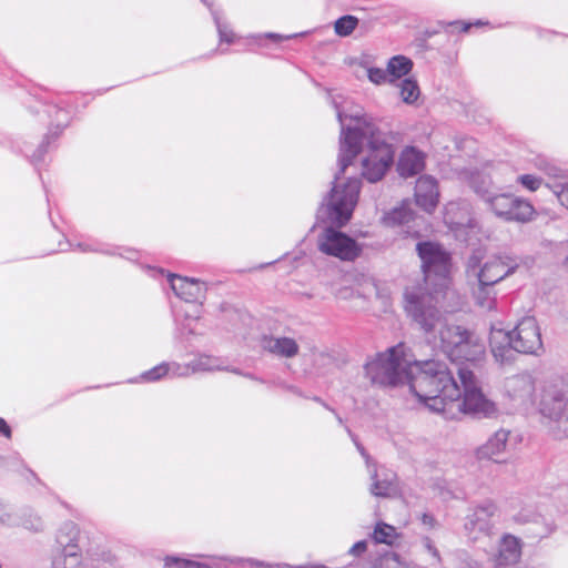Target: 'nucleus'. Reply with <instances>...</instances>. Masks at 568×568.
<instances>
[{"mask_svg":"<svg viewBox=\"0 0 568 568\" xmlns=\"http://www.w3.org/2000/svg\"><path fill=\"white\" fill-rule=\"evenodd\" d=\"M437 296L423 288L406 290L405 311L427 336L437 338L443 352L455 363L474 364L485 354V345L473 332L463 326L448 324L437 307Z\"/></svg>","mask_w":568,"mask_h":568,"instance_id":"obj_2","label":"nucleus"},{"mask_svg":"<svg viewBox=\"0 0 568 568\" xmlns=\"http://www.w3.org/2000/svg\"><path fill=\"white\" fill-rule=\"evenodd\" d=\"M516 181L525 190L529 192H536L544 184V180L535 174H520L517 175Z\"/></svg>","mask_w":568,"mask_h":568,"instance_id":"obj_39","label":"nucleus"},{"mask_svg":"<svg viewBox=\"0 0 568 568\" xmlns=\"http://www.w3.org/2000/svg\"><path fill=\"white\" fill-rule=\"evenodd\" d=\"M490 351L496 362L499 364H510L514 356V347L509 333L504 329H494L490 333Z\"/></svg>","mask_w":568,"mask_h":568,"instance_id":"obj_22","label":"nucleus"},{"mask_svg":"<svg viewBox=\"0 0 568 568\" xmlns=\"http://www.w3.org/2000/svg\"><path fill=\"white\" fill-rule=\"evenodd\" d=\"M287 568H327L323 565H307V566H296V567H287Z\"/></svg>","mask_w":568,"mask_h":568,"instance_id":"obj_52","label":"nucleus"},{"mask_svg":"<svg viewBox=\"0 0 568 568\" xmlns=\"http://www.w3.org/2000/svg\"><path fill=\"white\" fill-rule=\"evenodd\" d=\"M508 333L515 352L535 356L544 352L540 327L535 317L521 318Z\"/></svg>","mask_w":568,"mask_h":568,"instance_id":"obj_11","label":"nucleus"},{"mask_svg":"<svg viewBox=\"0 0 568 568\" xmlns=\"http://www.w3.org/2000/svg\"><path fill=\"white\" fill-rule=\"evenodd\" d=\"M415 202L426 213H433L439 202L437 180L430 175L420 176L415 186Z\"/></svg>","mask_w":568,"mask_h":568,"instance_id":"obj_17","label":"nucleus"},{"mask_svg":"<svg viewBox=\"0 0 568 568\" xmlns=\"http://www.w3.org/2000/svg\"><path fill=\"white\" fill-rule=\"evenodd\" d=\"M231 372H233L235 374H241L237 369H232Z\"/></svg>","mask_w":568,"mask_h":568,"instance_id":"obj_59","label":"nucleus"},{"mask_svg":"<svg viewBox=\"0 0 568 568\" xmlns=\"http://www.w3.org/2000/svg\"><path fill=\"white\" fill-rule=\"evenodd\" d=\"M521 558V541L513 535L500 539L498 552L494 556V568H515Z\"/></svg>","mask_w":568,"mask_h":568,"instance_id":"obj_18","label":"nucleus"},{"mask_svg":"<svg viewBox=\"0 0 568 568\" xmlns=\"http://www.w3.org/2000/svg\"><path fill=\"white\" fill-rule=\"evenodd\" d=\"M52 568H85L79 546L59 550L52 559Z\"/></svg>","mask_w":568,"mask_h":568,"instance_id":"obj_25","label":"nucleus"},{"mask_svg":"<svg viewBox=\"0 0 568 568\" xmlns=\"http://www.w3.org/2000/svg\"><path fill=\"white\" fill-rule=\"evenodd\" d=\"M170 373L174 377H185L191 375L190 364L181 365L179 363H168Z\"/></svg>","mask_w":568,"mask_h":568,"instance_id":"obj_44","label":"nucleus"},{"mask_svg":"<svg viewBox=\"0 0 568 568\" xmlns=\"http://www.w3.org/2000/svg\"><path fill=\"white\" fill-rule=\"evenodd\" d=\"M565 409L566 396L561 390H545L540 402V413L542 416L557 424L552 428V433L557 438L568 436V416L566 415Z\"/></svg>","mask_w":568,"mask_h":568,"instance_id":"obj_13","label":"nucleus"},{"mask_svg":"<svg viewBox=\"0 0 568 568\" xmlns=\"http://www.w3.org/2000/svg\"><path fill=\"white\" fill-rule=\"evenodd\" d=\"M170 368L168 363H161L160 365L144 372L139 376L138 379L134 382H141V383H153L158 382L164 376L169 375Z\"/></svg>","mask_w":568,"mask_h":568,"instance_id":"obj_34","label":"nucleus"},{"mask_svg":"<svg viewBox=\"0 0 568 568\" xmlns=\"http://www.w3.org/2000/svg\"><path fill=\"white\" fill-rule=\"evenodd\" d=\"M414 216L409 203L403 202L399 206L394 207L384 215V223L388 226H396L408 223Z\"/></svg>","mask_w":568,"mask_h":568,"instance_id":"obj_29","label":"nucleus"},{"mask_svg":"<svg viewBox=\"0 0 568 568\" xmlns=\"http://www.w3.org/2000/svg\"><path fill=\"white\" fill-rule=\"evenodd\" d=\"M164 568H211L209 565L182 557L170 556L165 558Z\"/></svg>","mask_w":568,"mask_h":568,"instance_id":"obj_36","label":"nucleus"},{"mask_svg":"<svg viewBox=\"0 0 568 568\" xmlns=\"http://www.w3.org/2000/svg\"><path fill=\"white\" fill-rule=\"evenodd\" d=\"M399 537L400 535L397 529L384 521L377 523L371 534V538L374 542L388 546H393Z\"/></svg>","mask_w":568,"mask_h":568,"instance_id":"obj_28","label":"nucleus"},{"mask_svg":"<svg viewBox=\"0 0 568 568\" xmlns=\"http://www.w3.org/2000/svg\"><path fill=\"white\" fill-rule=\"evenodd\" d=\"M516 266L510 265L504 258L494 256L480 264L477 256H471L467 263L468 278L486 285H495L515 272Z\"/></svg>","mask_w":568,"mask_h":568,"instance_id":"obj_12","label":"nucleus"},{"mask_svg":"<svg viewBox=\"0 0 568 568\" xmlns=\"http://www.w3.org/2000/svg\"><path fill=\"white\" fill-rule=\"evenodd\" d=\"M536 379L530 373L513 375L504 382V395L516 408H524L535 403Z\"/></svg>","mask_w":568,"mask_h":568,"instance_id":"obj_14","label":"nucleus"},{"mask_svg":"<svg viewBox=\"0 0 568 568\" xmlns=\"http://www.w3.org/2000/svg\"><path fill=\"white\" fill-rule=\"evenodd\" d=\"M469 183L497 217L517 223H527L532 220L535 207L528 200L510 193H493L489 189L490 179L480 173L471 175Z\"/></svg>","mask_w":568,"mask_h":568,"instance_id":"obj_5","label":"nucleus"},{"mask_svg":"<svg viewBox=\"0 0 568 568\" xmlns=\"http://www.w3.org/2000/svg\"><path fill=\"white\" fill-rule=\"evenodd\" d=\"M369 286L373 291H376V286L373 283H369Z\"/></svg>","mask_w":568,"mask_h":568,"instance_id":"obj_57","label":"nucleus"},{"mask_svg":"<svg viewBox=\"0 0 568 568\" xmlns=\"http://www.w3.org/2000/svg\"><path fill=\"white\" fill-rule=\"evenodd\" d=\"M509 436L510 432L503 428L495 432L488 440L477 449L478 458L490 459L497 463L503 462L507 452Z\"/></svg>","mask_w":568,"mask_h":568,"instance_id":"obj_20","label":"nucleus"},{"mask_svg":"<svg viewBox=\"0 0 568 568\" xmlns=\"http://www.w3.org/2000/svg\"><path fill=\"white\" fill-rule=\"evenodd\" d=\"M367 77L371 82L374 84H383L386 82L393 83V79L389 78L388 70H384L381 68H368L367 69Z\"/></svg>","mask_w":568,"mask_h":568,"instance_id":"obj_41","label":"nucleus"},{"mask_svg":"<svg viewBox=\"0 0 568 568\" xmlns=\"http://www.w3.org/2000/svg\"><path fill=\"white\" fill-rule=\"evenodd\" d=\"M475 304L483 311H491L496 306V292L494 285H486L476 281L471 288Z\"/></svg>","mask_w":568,"mask_h":568,"instance_id":"obj_26","label":"nucleus"},{"mask_svg":"<svg viewBox=\"0 0 568 568\" xmlns=\"http://www.w3.org/2000/svg\"><path fill=\"white\" fill-rule=\"evenodd\" d=\"M334 294L339 300H349L353 298L355 295L357 296H366L364 293L355 292L353 288L342 286L339 288H336L334 291Z\"/></svg>","mask_w":568,"mask_h":568,"instance_id":"obj_45","label":"nucleus"},{"mask_svg":"<svg viewBox=\"0 0 568 568\" xmlns=\"http://www.w3.org/2000/svg\"><path fill=\"white\" fill-rule=\"evenodd\" d=\"M79 246H80L83 251H88V250H90L89 247H82V245H81V244H79Z\"/></svg>","mask_w":568,"mask_h":568,"instance_id":"obj_58","label":"nucleus"},{"mask_svg":"<svg viewBox=\"0 0 568 568\" xmlns=\"http://www.w3.org/2000/svg\"><path fill=\"white\" fill-rule=\"evenodd\" d=\"M371 493L376 497H392L397 494L396 475L387 469L371 470Z\"/></svg>","mask_w":568,"mask_h":568,"instance_id":"obj_24","label":"nucleus"},{"mask_svg":"<svg viewBox=\"0 0 568 568\" xmlns=\"http://www.w3.org/2000/svg\"><path fill=\"white\" fill-rule=\"evenodd\" d=\"M128 255L125 256L128 260H133L136 256V253L131 250H126Z\"/></svg>","mask_w":568,"mask_h":568,"instance_id":"obj_53","label":"nucleus"},{"mask_svg":"<svg viewBox=\"0 0 568 568\" xmlns=\"http://www.w3.org/2000/svg\"><path fill=\"white\" fill-rule=\"evenodd\" d=\"M546 186L556 195L559 203L568 209V180L564 178L546 183Z\"/></svg>","mask_w":568,"mask_h":568,"instance_id":"obj_33","label":"nucleus"},{"mask_svg":"<svg viewBox=\"0 0 568 568\" xmlns=\"http://www.w3.org/2000/svg\"><path fill=\"white\" fill-rule=\"evenodd\" d=\"M497 507L493 503H486L473 509L466 517L465 531L470 540H478L480 536H488L494 528V518Z\"/></svg>","mask_w":568,"mask_h":568,"instance_id":"obj_16","label":"nucleus"},{"mask_svg":"<svg viewBox=\"0 0 568 568\" xmlns=\"http://www.w3.org/2000/svg\"><path fill=\"white\" fill-rule=\"evenodd\" d=\"M409 361L410 355L407 354V347L399 343L367 362L365 373L373 384L381 386L406 384L405 371H407Z\"/></svg>","mask_w":568,"mask_h":568,"instance_id":"obj_8","label":"nucleus"},{"mask_svg":"<svg viewBox=\"0 0 568 568\" xmlns=\"http://www.w3.org/2000/svg\"><path fill=\"white\" fill-rule=\"evenodd\" d=\"M0 523L8 526L18 524V520L11 514L9 506L2 500H0Z\"/></svg>","mask_w":568,"mask_h":568,"instance_id":"obj_43","label":"nucleus"},{"mask_svg":"<svg viewBox=\"0 0 568 568\" xmlns=\"http://www.w3.org/2000/svg\"><path fill=\"white\" fill-rule=\"evenodd\" d=\"M416 248L422 260L425 281L445 287L450 267L448 253L433 242L418 243Z\"/></svg>","mask_w":568,"mask_h":568,"instance_id":"obj_9","label":"nucleus"},{"mask_svg":"<svg viewBox=\"0 0 568 568\" xmlns=\"http://www.w3.org/2000/svg\"><path fill=\"white\" fill-rule=\"evenodd\" d=\"M261 347L264 351L283 358H293L300 352L297 342L294 338L286 336H263L261 339Z\"/></svg>","mask_w":568,"mask_h":568,"instance_id":"obj_21","label":"nucleus"},{"mask_svg":"<svg viewBox=\"0 0 568 568\" xmlns=\"http://www.w3.org/2000/svg\"><path fill=\"white\" fill-rule=\"evenodd\" d=\"M535 166L549 178H552L554 181L564 178V171L545 158H537L535 161Z\"/></svg>","mask_w":568,"mask_h":568,"instance_id":"obj_38","label":"nucleus"},{"mask_svg":"<svg viewBox=\"0 0 568 568\" xmlns=\"http://www.w3.org/2000/svg\"><path fill=\"white\" fill-rule=\"evenodd\" d=\"M264 37L267 38V39H271V40H273L275 42H280V41H283V40H287V39L297 37V34L282 36L280 33H265Z\"/></svg>","mask_w":568,"mask_h":568,"instance_id":"obj_50","label":"nucleus"},{"mask_svg":"<svg viewBox=\"0 0 568 568\" xmlns=\"http://www.w3.org/2000/svg\"><path fill=\"white\" fill-rule=\"evenodd\" d=\"M79 527L73 521L63 523L57 532V544L60 550H65L71 546H79Z\"/></svg>","mask_w":568,"mask_h":568,"instance_id":"obj_27","label":"nucleus"},{"mask_svg":"<svg viewBox=\"0 0 568 568\" xmlns=\"http://www.w3.org/2000/svg\"><path fill=\"white\" fill-rule=\"evenodd\" d=\"M367 550V541L366 540H359L355 542L348 550V554L354 557L362 556Z\"/></svg>","mask_w":568,"mask_h":568,"instance_id":"obj_46","label":"nucleus"},{"mask_svg":"<svg viewBox=\"0 0 568 568\" xmlns=\"http://www.w3.org/2000/svg\"><path fill=\"white\" fill-rule=\"evenodd\" d=\"M405 378L410 392L435 413H446L447 404L460 396V387L444 362L410 358Z\"/></svg>","mask_w":568,"mask_h":568,"instance_id":"obj_4","label":"nucleus"},{"mask_svg":"<svg viewBox=\"0 0 568 568\" xmlns=\"http://www.w3.org/2000/svg\"><path fill=\"white\" fill-rule=\"evenodd\" d=\"M358 24V19L354 16H344L335 21L334 29L339 37L349 36Z\"/></svg>","mask_w":568,"mask_h":568,"instance_id":"obj_37","label":"nucleus"},{"mask_svg":"<svg viewBox=\"0 0 568 568\" xmlns=\"http://www.w3.org/2000/svg\"><path fill=\"white\" fill-rule=\"evenodd\" d=\"M357 447H358V449H359V452H361L362 456H364V457L366 458V463H367V465L369 466V458H368V456L366 455L365 449H364L363 447H361L359 445H357Z\"/></svg>","mask_w":568,"mask_h":568,"instance_id":"obj_54","label":"nucleus"},{"mask_svg":"<svg viewBox=\"0 0 568 568\" xmlns=\"http://www.w3.org/2000/svg\"><path fill=\"white\" fill-rule=\"evenodd\" d=\"M425 168V154L414 146L404 149L400 153L397 171L400 176L409 178L418 174Z\"/></svg>","mask_w":568,"mask_h":568,"instance_id":"obj_23","label":"nucleus"},{"mask_svg":"<svg viewBox=\"0 0 568 568\" xmlns=\"http://www.w3.org/2000/svg\"><path fill=\"white\" fill-rule=\"evenodd\" d=\"M317 247L323 254L343 262L355 261L363 250L356 240L333 226H327L320 233Z\"/></svg>","mask_w":568,"mask_h":568,"instance_id":"obj_10","label":"nucleus"},{"mask_svg":"<svg viewBox=\"0 0 568 568\" xmlns=\"http://www.w3.org/2000/svg\"><path fill=\"white\" fill-rule=\"evenodd\" d=\"M90 561L95 568H109L114 566L116 557L110 550H99L90 554Z\"/></svg>","mask_w":568,"mask_h":568,"instance_id":"obj_35","label":"nucleus"},{"mask_svg":"<svg viewBox=\"0 0 568 568\" xmlns=\"http://www.w3.org/2000/svg\"><path fill=\"white\" fill-rule=\"evenodd\" d=\"M364 138L362 149L358 154L361 159L362 176L371 183L381 181L394 162L393 141L395 135L385 130Z\"/></svg>","mask_w":568,"mask_h":568,"instance_id":"obj_6","label":"nucleus"},{"mask_svg":"<svg viewBox=\"0 0 568 568\" xmlns=\"http://www.w3.org/2000/svg\"><path fill=\"white\" fill-rule=\"evenodd\" d=\"M479 24H481V21H477L476 23H474V26H479ZM471 26H473V23H466V22H452V23H449L450 28L459 29L463 32H467L470 29Z\"/></svg>","mask_w":568,"mask_h":568,"instance_id":"obj_48","label":"nucleus"},{"mask_svg":"<svg viewBox=\"0 0 568 568\" xmlns=\"http://www.w3.org/2000/svg\"><path fill=\"white\" fill-rule=\"evenodd\" d=\"M420 545H422L423 549L429 554V556L433 559V562L435 565H440L442 557H440V554H439L437 547L435 546V542L432 540V538L428 536L422 537Z\"/></svg>","mask_w":568,"mask_h":568,"instance_id":"obj_42","label":"nucleus"},{"mask_svg":"<svg viewBox=\"0 0 568 568\" xmlns=\"http://www.w3.org/2000/svg\"><path fill=\"white\" fill-rule=\"evenodd\" d=\"M191 374L197 372H212V371H222L224 367L221 365V361L219 358L201 355L190 363Z\"/></svg>","mask_w":568,"mask_h":568,"instance_id":"obj_31","label":"nucleus"},{"mask_svg":"<svg viewBox=\"0 0 568 568\" xmlns=\"http://www.w3.org/2000/svg\"><path fill=\"white\" fill-rule=\"evenodd\" d=\"M412 67L413 62L408 58L404 55L393 57L387 63L389 78H392L394 82L395 80L408 74Z\"/></svg>","mask_w":568,"mask_h":568,"instance_id":"obj_30","label":"nucleus"},{"mask_svg":"<svg viewBox=\"0 0 568 568\" xmlns=\"http://www.w3.org/2000/svg\"><path fill=\"white\" fill-rule=\"evenodd\" d=\"M0 434L7 438L11 437V428L2 417H0Z\"/></svg>","mask_w":568,"mask_h":568,"instance_id":"obj_51","label":"nucleus"},{"mask_svg":"<svg viewBox=\"0 0 568 568\" xmlns=\"http://www.w3.org/2000/svg\"><path fill=\"white\" fill-rule=\"evenodd\" d=\"M402 101L413 104L419 98L420 91L417 82L410 78L404 79L398 83Z\"/></svg>","mask_w":568,"mask_h":568,"instance_id":"obj_32","label":"nucleus"},{"mask_svg":"<svg viewBox=\"0 0 568 568\" xmlns=\"http://www.w3.org/2000/svg\"><path fill=\"white\" fill-rule=\"evenodd\" d=\"M22 525L30 530H41L42 529V521L39 517L33 518L32 520H23Z\"/></svg>","mask_w":568,"mask_h":568,"instance_id":"obj_47","label":"nucleus"},{"mask_svg":"<svg viewBox=\"0 0 568 568\" xmlns=\"http://www.w3.org/2000/svg\"><path fill=\"white\" fill-rule=\"evenodd\" d=\"M457 374L460 381V396L456 399H452V403L447 404V412L443 413L447 417H452L457 412H464L478 417H491L496 415L497 407L494 402L486 398L478 381L469 368V364L466 366H459Z\"/></svg>","mask_w":568,"mask_h":568,"instance_id":"obj_7","label":"nucleus"},{"mask_svg":"<svg viewBox=\"0 0 568 568\" xmlns=\"http://www.w3.org/2000/svg\"><path fill=\"white\" fill-rule=\"evenodd\" d=\"M212 16H213L214 22L216 24V29L219 32L221 43L234 42V39H235L234 32L229 28V26L226 23L221 21V18L216 11L212 10Z\"/></svg>","mask_w":568,"mask_h":568,"instance_id":"obj_40","label":"nucleus"},{"mask_svg":"<svg viewBox=\"0 0 568 568\" xmlns=\"http://www.w3.org/2000/svg\"><path fill=\"white\" fill-rule=\"evenodd\" d=\"M205 6H207L209 8L212 7V2L210 0H201Z\"/></svg>","mask_w":568,"mask_h":568,"instance_id":"obj_55","label":"nucleus"},{"mask_svg":"<svg viewBox=\"0 0 568 568\" xmlns=\"http://www.w3.org/2000/svg\"><path fill=\"white\" fill-rule=\"evenodd\" d=\"M288 566H285V567H277V568H287Z\"/></svg>","mask_w":568,"mask_h":568,"instance_id":"obj_60","label":"nucleus"},{"mask_svg":"<svg viewBox=\"0 0 568 568\" xmlns=\"http://www.w3.org/2000/svg\"><path fill=\"white\" fill-rule=\"evenodd\" d=\"M444 222L454 232L455 237L467 241L469 232L475 227L470 205L467 201H450L445 205Z\"/></svg>","mask_w":568,"mask_h":568,"instance_id":"obj_15","label":"nucleus"},{"mask_svg":"<svg viewBox=\"0 0 568 568\" xmlns=\"http://www.w3.org/2000/svg\"><path fill=\"white\" fill-rule=\"evenodd\" d=\"M245 376H246V377H248V378H252V379H254V381H258V382H262L261 379H258V378H255V377H253L252 375H248V374H246Z\"/></svg>","mask_w":568,"mask_h":568,"instance_id":"obj_56","label":"nucleus"},{"mask_svg":"<svg viewBox=\"0 0 568 568\" xmlns=\"http://www.w3.org/2000/svg\"><path fill=\"white\" fill-rule=\"evenodd\" d=\"M420 520L423 525L428 528H434L436 526V519L430 514L424 513Z\"/></svg>","mask_w":568,"mask_h":568,"instance_id":"obj_49","label":"nucleus"},{"mask_svg":"<svg viewBox=\"0 0 568 568\" xmlns=\"http://www.w3.org/2000/svg\"><path fill=\"white\" fill-rule=\"evenodd\" d=\"M437 296L423 288L406 290L405 311L427 336L437 338L443 352L455 363L474 364L485 354V345L473 332L463 326L448 324L437 307Z\"/></svg>","mask_w":568,"mask_h":568,"instance_id":"obj_3","label":"nucleus"},{"mask_svg":"<svg viewBox=\"0 0 568 568\" xmlns=\"http://www.w3.org/2000/svg\"><path fill=\"white\" fill-rule=\"evenodd\" d=\"M171 288L178 297L186 303H194L204 297L206 286L204 283L189 277H182L174 274L168 275Z\"/></svg>","mask_w":568,"mask_h":568,"instance_id":"obj_19","label":"nucleus"},{"mask_svg":"<svg viewBox=\"0 0 568 568\" xmlns=\"http://www.w3.org/2000/svg\"><path fill=\"white\" fill-rule=\"evenodd\" d=\"M337 119L341 123L338 172L335 174L334 186L329 195L318 209V217L333 225H345L357 203L361 190V180L352 176L343 181L345 174L358 155L364 138L371 135L369 131H383L379 123L368 116L359 105L351 102L338 103L333 100Z\"/></svg>","mask_w":568,"mask_h":568,"instance_id":"obj_1","label":"nucleus"}]
</instances>
